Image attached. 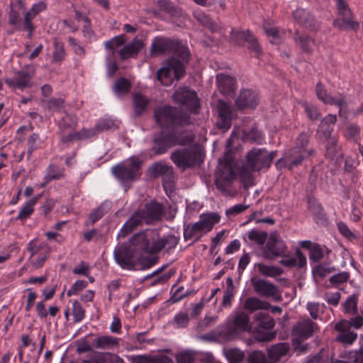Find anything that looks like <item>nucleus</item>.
I'll return each instance as SVG.
<instances>
[{
  "label": "nucleus",
  "mask_w": 363,
  "mask_h": 363,
  "mask_svg": "<svg viewBox=\"0 0 363 363\" xmlns=\"http://www.w3.org/2000/svg\"><path fill=\"white\" fill-rule=\"evenodd\" d=\"M194 135L191 132L176 133L175 131H162L155 135L154 145L152 151L154 155H159L165 153L167 150L176 145H187L194 143Z\"/></svg>",
  "instance_id": "f257e3e1"
},
{
  "label": "nucleus",
  "mask_w": 363,
  "mask_h": 363,
  "mask_svg": "<svg viewBox=\"0 0 363 363\" xmlns=\"http://www.w3.org/2000/svg\"><path fill=\"white\" fill-rule=\"evenodd\" d=\"M154 116L157 123L163 128L185 127L192 123L188 114L167 105L156 108Z\"/></svg>",
  "instance_id": "f03ea898"
},
{
  "label": "nucleus",
  "mask_w": 363,
  "mask_h": 363,
  "mask_svg": "<svg viewBox=\"0 0 363 363\" xmlns=\"http://www.w3.org/2000/svg\"><path fill=\"white\" fill-rule=\"evenodd\" d=\"M141 166L140 159L131 157L112 167L111 172L123 185H125L140 177Z\"/></svg>",
  "instance_id": "7ed1b4c3"
},
{
  "label": "nucleus",
  "mask_w": 363,
  "mask_h": 363,
  "mask_svg": "<svg viewBox=\"0 0 363 363\" xmlns=\"http://www.w3.org/2000/svg\"><path fill=\"white\" fill-rule=\"evenodd\" d=\"M276 156V151L268 153L264 148H253L246 155L245 167L250 172L259 171L264 167L269 168Z\"/></svg>",
  "instance_id": "20e7f679"
},
{
  "label": "nucleus",
  "mask_w": 363,
  "mask_h": 363,
  "mask_svg": "<svg viewBox=\"0 0 363 363\" xmlns=\"http://www.w3.org/2000/svg\"><path fill=\"white\" fill-rule=\"evenodd\" d=\"M36 72L34 65H26L21 69L15 70L12 78L5 79V83L13 89L23 90L33 86L32 79Z\"/></svg>",
  "instance_id": "39448f33"
},
{
  "label": "nucleus",
  "mask_w": 363,
  "mask_h": 363,
  "mask_svg": "<svg viewBox=\"0 0 363 363\" xmlns=\"http://www.w3.org/2000/svg\"><path fill=\"white\" fill-rule=\"evenodd\" d=\"M201 157V154L197 145L176 150L170 156L174 164L182 170L194 167Z\"/></svg>",
  "instance_id": "423d86ee"
},
{
  "label": "nucleus",
  "mask_w": 363,
  "mask_h": 363,
  "mask_svg": "<svg viewBox=\"0 0 363 363\" xmlns=\"http://www.w3.org/2000/svg\"><path fill=\"white\" fill-rule=\"evenodd\" d=\"M185 69L184 63L176 58H171L167 65L157 72V79L164 86L172 84L174 77L177 80L184 77Z\"/></svg>",
  "instance_id": "0eeeda50"
},
{
  "label": "nucleus",
  "mask_w": 363,
  "mask_h": 363,
  "mask_svg": "<svg viewBox=\"0 0 363 363\" xmlns=\"http://www.w3.org/2000/svg\"><path fill=\"white\" fill-rule=\"evenodd\" d=\"M286 250L287 246L280 235L277 231H273L269 234L262 255L265 259L273 260L279 257H284Z\"/></svg>",
  "instance_id": "6e6552de"
},
{
  "label": "nucleus",
  "mask_w": 363,
  "mask_h": 363,
  "mask_svg": "<svg viewBox=\"0 0 363 363\" xmlns=\"http://www.w3.org/2000/svg\"><path fill=\"white\" fill-rule=\"evenodd\" d=\"M314 150H301L297 148H291L285 153L284 157L280 158L276 163L278 168L286 167L289 169H292L295 167L301 164L303 160L310 156L314 155Z\"/></svg>",
  "instance_id": "1a4fd4ad"
},
{
  "label": "nucleus",
  "mask_w": 363,
  "mask_h": 363,
  "mask_svg": "<svg viewBox=\"0 0 363 363\" xmlns=\"http://www.w3.org/2000/svg\"><path fill=\"white\" fill-rule=\"evenodd\" d=\"M255 292L263 297L272 298L276 301H281L282 296L279 287L273 283L260 278L252 277L250 279Z\"/></svg>",
  "instance_id": "9d476101"
},
{
  "label": "nucleus",
  "mask_w": 363,
  "mask_h": 363,
  "mask_svg": "<svg viewBox=\"0 0 363 363\" xmlns=\"http://www.w3.org/2000/svg\"><path fill=\"white\" fill-rule=\"evenodd\" d=\"M251 328L249 315L245 312H235L228 321L226 334L229 337H235L241 333L250 331Z\"/></svg>",
  "instance_id": "9b49d317"
},
{
  "label": "nucleus",
  "mask_w": 363,
  "mask_h": 363,
  "mask_svg": "<svg viewBox=\"0 0 363 363\" xmlns=\"http://www.w3.org/2000/svg\"><path fill=\"white\" fill-rule=\"evenodd\" d=\"M114 259L123 268L128 270L133 269L139 256V252L132 246L121 245L114 250Z\"/></svg>",
  "instance_id": "f8f14e48"
},
{
  "label": "nucleus",
  "mask_w": 363,
  "mask_h": 363,
  "mask_svg": "<svg viewBox=\"0 0 363 363\" xmlns=\"http://www.w3.org/2000/svg\"><path fill=\"white\" fill-rule=\"evenodd\" d=\"M173 99L176 103L184 105L191 112H199L200 104L196 91L186 87H180L175 91Z\"/></svg>",
  "instance_id": "ddd939ff"
},
{
  "label": "nucleus",
  "mask_w": 363,
  "mask_h": 363,
  "mask_svg": "<svg viewBox=\"0 0 363 363\" xmlns=\"http://www.w3.org/2000/svg\"><path fill=\"white\" fill-rule=\"evenodd\" d=\"M334 329L337 333L335 341L344 346L352 345L357 339V333L349 328L346 319H341L337 322Z\"/></svg>",
  "instance_id": "4468645a"
},
{
  "label": "nucleus",
  "mask_w": 363,
  "mask_h": 363,
  "mask_svg": "<svg viewBox=\"0 0 363 363\" xmlns=\"http://www.w3.org/2000/svg\"><path fill=\"white\" fill-rule=\"evenodd\" d=\"M235 173L233 169L226 167L224 169H218L216 176V185L217 189L224 195L228 196L231 194L229 186L234 179Z\"/></svg>",
  "instance_id": "2eb2a0df"
},
{
  "label": "nucleus",
  "mask_w": 363,
  "mask_h": 363,
  "mask_svg": "<svg viewBox=\"0 0 363 363\" xmlns=\"http://www.w3.org/2000/svg\"><path fill=\"white\" fill-rule=\"evenodd\" d=\"M319 328L317 323L309 318L298 322L294 327L293 335L301 340L311 337Z\"/></svg>",
  "instance_id": "dca6fc26"
},
{
  "label": "nucleus",
  "mask_w": 363,
  "mask_h": 363,
  "mask_svg": "<svg viewBox=\"0 0 363 363\" xmlns=\"http://www.w3.org/2000/svg\"><path fill=\"white\" fill-rule=\"evenodd\" d=\"M146 223L150 224L161 219L164 208L162 206L155 201L145 204L143 208L139 210Z\"/></svg>",
  "instance_id": "f3484780"
},
{
  "label": "nucleus",
  "mask_w": 363,
  "mask_h": 363,
  "mask_svg": "<svg viewBox=\"0 0 363 363\" xmlns=\"http://www.w3.org/2000/svg\"><path fill=\"white\" fill-rule=\"evenodd\" d=\"M259 103L258 94L252 89H242L235 101L238 109L254 108Z\"/></svg>",
  "instance_id": "a211bd4d"
},
{
  "label": "nucleus",
  "mask_w": 363,
  "mask_h": 363,
  "mask_svg": "<svg viewBox=\"0 0 363 363\" xmlns=\"http://www.w3.org/2000/svg\"><path fill=\"white\" fill-rule=\"evenodd\" d=\"M46 8L45 2L41 1L34 4L29 11L24 13V29H26L28 32L27 36L28 38L30 39L33 37V31L35 30L33 20L38 14L45 11Z\"/></svg>",
  "instance_id": "6ab92c4d"
},
{
  "label": "nucleus",
  "mask_w": 363,
  "mask_h": 363,
  "mask_svg": "<svg viewBox=\"0 0 363 363\" xmlns=\"http://www.w3.org/2000/svg\"><path fill=\"white\" fill-rule=\"evenodd\" d=\"M155 232L153 230H146L133 236L130 240V246L138 250L147 252H153V242L150 244L149 238H152Z\"/></svg>",
  "instance_id": "aec40b11"
},
{
  "label": "nucleus",
  "mask_w": 363,
  "mask_h": 363,
  "mask_svg": "<svg viewBox=\"0 0 363 363\" xmlns=\"http://www.w3.org/2000/svg\"><path fill=\"white\" fill-rule=\"evenodd\" d=\"M315 92L318 99L324 104L335 105L340 107V113L342 111V108L346 104L345 97L344 95L339 94L337 96H330L320 82H318L316 84Z\"/></svg>",
  "instance_id": "412c9836"
},
{
  "label": "nucleus",
  "mask_w": 363,
  "mask_h": 363,
  "mask_svg": "<svg viewBox=\"0 0 363 363\" xmlns=\"http://www.w3.org/2000/svg\"><path fill=\"white\" fill-rule=\"evenodd\" d=\"M177 48V44L170 39L156 38L152 40L150 54L152 55H159L168 53L174 50Z\"/></svg>",
  "instance_id": "4be33fe9"
},
{
  "label": "nucleus",
  "mask_w": 363,
  "mask_h": 363,
  "mask_svg": "<svg viewBox=\"0 0 363 363\" xmlns=\"http://www.w3.org/2000/svg\"><path fill=\"white\" fill-rule=\"evenodd\" d=\"M218 126L220 129H228L231 125L233 111L231 107L225 102L219 101L218 104Z\"/></svg>",
  "instance_id": "5701e85b"
},
{
  "label": "nucleus",
  "mask_w": 363,
  "mask_h": 363,
  "mask_svg": "<svg viewBox=\"0 0 363 363\" xmlns=\"http://www.w3.org/2000/svg\"><path fill=\"white\" fill-rule=\"evenodd\" d=\"M295 21L303 27L315 29L318 27V22L315 18L306 9L298 8L293 13Z\"/></svg>",
  "instance_id": "b1692460"
},
{
  "label": "nucleus",
  "mask_w": 363,
  "mask_h": 363,
  "mask_svg": "<svg viewBox=\"0 0 363 363\" xmlns=\"http://www.w3.org/2000/svg\"><path fill=\"white\" fill-rule=\"evenodd\" d=\"M218 88L220 92L223 95H230L235 89L236 81L234 77L219 74L216 76Z\"/></svg>",
  "instance_id": "393cba45"
},
{
  "label": "nucleus",
  "mask_w": 363,
  "mask_h": 363,
  "mask_svg": "<svg viewBox=\"0 0 363 363\" xmlns=\"http://www.w3.org/2000/svg\"><path fill=\"white\" fill-rule=\"evenodd\" d=\"M144 218L141 215L140 211H136L131 217L124 223L123 228L118 233V238H125L128 234L131 233L135 228L140 225Z\"/></svg>",
  "instance_id": "a878e982"
},
{
  "label": "nucleus",
  "mask_w": 363,
  "mask_h": 363,
  "mask_svg": "<svg viewBox=\"0 0 363 363\" xmlns=\"http://www.w3.org/2000/svg\"><path fill=\"white\" fill-rule=\"evenodd\" d=\"M128 358L131 363H173L172 360L165 355L139 354L131 355Z\"/></svg>",
  "instance_id": "bb28decb"
},
{
  "label": "nucleus",
  "mask_w": 363,
  "mask_h": 363,
  "mask_svg": "<svg viewBox=\"0 0 363 363\" xmlns=\"http://www.w3.org/2000/svg\"><path fill=\"white\" fill-rule=\"evenodd\" d=\"M333 25L340 30L357 31L359 28V24L357 21L354 20L352 13L339 16L338 18L334 20Z\"/></svg>",
  "instance_id": "cd10ccee"
},
{
  "label": "nucleus",
  "mask_w": 363,
  "mask_h": 363,
  "mask_svg": "<svg viewBox=\"0 0 363 363\" xmlns=\"http://www.w3.org/2000/svg\"><path fill=\"white\" fill-rule=\"evenodd\" d=\"M120 339L111 335H101L93 340L92 346L100 350H112L119 346Z\"/></svg>",
  "instance_id": "c85d7f7f"
},
{
  "label": "nucleus",
  "mask_w": 363,
  "mask_h": 363,
  "mask_svg": "<svg viewBox=\"0 0 363 363\" xmlns=\"http://www.w3.org/2000/svg\"><path fill=\"white\" fill-rule=\"evenodd\" d=\"M242 307L245 311L252 313L256 311L269 309L270 303L267 301H263L257 297L252 296L245 300Z\"/></svg>",
  "instance_id": "c756f323"
},
{
  "label": "nucleus",
  "mask_w": 363,
  "mask_h": 363,
  "mask_svg": "<svg viewBox=\"0 0 363 363\" xmlns=\"http://www.w3.org/2000/svg\"><path fill=\"white\" fill-rule=\"evenodd\" d=\"M294 42L301 50L306 53H311L315 45V40L308 35L301 34L298 31L295 33Z\"/></svg>",
  "instance_id": "7c9ffc66"
},
{
  "label": "nucleus",
  "mask_w": 363,
  "mask_h": 363,
  "mask_svg": "<svg viewBox=\"0 0 363 363\" xmlns=\"http://www.w3.org/2000/svg\"><path fill=\"white\" fill-rule=\"evenodd\" d=\"M40 195L34 196L27 201L21 208L16 220L25 221L27 220L34 212V206L37 203Z\"/></svg>",
  "instance_id": "2f4dec72"
},
{
  "label": "nucleus",
  "mask_w": 363,
  "mask_h": 363,
  "mask_svg": "<svg viewBox=\"0 0 363 363\" xmlns=\"http://www.w3.org/2000/svg\"><path fill=\"white\" fill-rule=\"evenodd\" d=\"M207 228L202 223L201 220L199 219V221L194 224H189L184 230V237L185 240H189L192 238L196 235H199L196 238V240H199V237L205 233H207Z\"/></svg>",
  "instance_id": "473e14b6"
},
{
  "label": "nucleus",
  "mask_w": 363,
  "mask_h": 363,
  "mask_svg": "<svg viewBox=\"0 0 363 363\" xmlns=\"http://www.w3.org/2000/svg\"><path fill=\"white\" fill-rule=\"evenodd\" d=\"M178 238L173 235L158 239L153 242V252H160L164 247H167L168 250L173 249L178 244Z\"/></svg>",
  "instance_id": "72a5a7b5"
},
{
  "label": "nucleus",
  "mask_w": 363,
  "mask_h": 363,
  "mask_svg": "<svg viewBox=\"0 0 363 363\" xmlns=\"http://www.w3.org/2000/svg\"><path fill=\"white\" fill-rule=\"evenodd\" d=\"M143 44L141 40H135L121 49L118 54L123 60L133 57L138 54L143 48Z\"/></svg>",
  "instance_id": "f704fd0d"
},
{
  "label": "nucleus",
  "mask_w": 363,
  "mask_h": 363,
  "mask_svg": "<svg viewBox=\"0 0 363 363\" xmlns=\"http://www.w3.org/2000/svg\"><path fill=\"white\" fill-rule=\"evenodd\" d=\"M289 348L287 343L281 342L274 345L268 349L269 358L272 362L275 363L286 354Z\"/></svg>",
  "instance_id": "c9c22d12"
},
{
  "label": "nucleus",
  "mask_w": 363,
  "mask_h": 363,
  "mask_svg": "<svg viewBox=\"0 0 363 363\" xmlns=\"http://www.w3.org/2000/svg\"><path fill=\"white\" fill-rule=\"evenodd\" d=\"M295 255L296 257L281 259L279 263L286 267L298 266V268H302L305 267L306 265V257L299 249L295 251Z\"/></svg>",
  "instance_id": "e433bc0d"
},
{
  "label": "nucleus",
  "mask_w": 363,
  "mask_h": 363,
  "mask_svg": "<svg viewBox=\"0 0 363 363\" xmlns=\"http://www.w3.org/2000/svg\"><path fill=\"white\" fill-rule=\"evenodd\" d=\"M259 273L264 277H276L283 274V269L277 266L267 265L262 263L255 264Z\"/></svg>",
  "instance_id": "4c0bfd02"
},
{
  "label": "nucleus",
  "mask_w": 363,
  "mask_h": 363,
  "mask_svg": "<svg viewBox=\"0 0 363 363\" xmlns=\"http://www.w3.org/2000/svg\"><path fill=\"white\" fill-rule=\"evenodd\" d=\"M239 37L244 39L249 43L248 48L252 50L256 56H259L262 53V48L257 43V38L248 30L239 33Z\"/></svg>",
  "instance_id": "58836bf2"
},
{
  "label": "nucleus",
  "mask_w": 363,
  "mask_h": 363,
  "mask_svg": "<svg viewBox=\"0 0 363 363\" xmlns=\"http://www.w3.org/2000/svg\"><path fill=\"white\" fill-rule=\"evenodd\" d=\"M21 18L20 16L19 10L16 9V6L11 4V11L9 13V23L14 27L18 31H26L24 29V20L23 24L21 23Z\"/></svg>",
  "instance_id": "ea45409f"
},
{
  "label": "nucleus",
  "mask_w": 363,
  "mask_h": 363,
  "mask_svg": "<svg viewBox=\"0 0 363 363\" xmlns=\"http://www.w3.org/2000/svg\"><path fill=\"white\" fill-rule=\"evenodd\" d=\"M149 104V99L141 93H136L133 96V107L135 113L140 116L145 112Z\"/></svg>",
  "instance_id": "a19ab883"
},
{
  "label": "nucleus",
  "mask_w": 363,
  "mask_h": 363,
  "mask_svg": "<svg viewBox=\"0 0 363 363\" xmlns=\"http://www.w3.org/2000/svg\"><path fill=\"white\" fill-rule=\"evenodd\" d=\"M255 320L257 323V328H260L267 330H270L274 328L275 322L274 319L268 314L264 313H259L255 315Z\"/></svg>",
  "instance_id": "79ce46f5"
},
{
  "label": "nucleus",
  "mask_w": 363,
  "mask_h": 363,
  "mask_svg": "<svg viewBox=\"0 0 363 363\" xmlns=\"http://www.w3.org/2000/svg\"><path fill=\"white\" fill-rule=\"evenodd\" d=\"M358 296L357 294L349 296L342 304L343 311L347 315H355L358 311Z\"/></svg>",
  "instance_id": "37998d69"
},
{
  "label": "nucleus",
  "mask_w": 363,
  "mask_h": 363,
  "mask_svg": "<svg viewBox=\"0 0 363 363\" xmlns=\"http://www.w3.org/2000/svg\"><path fill=\"white\" fill-rule=\"evenodd\" d=\"M223 354L229 363H240L245 358L244 352L236 347L224 349Z\"/></svg>",
  "instance_id": "c03bdc74"
},
{
  "label": "nucleus",
  "mask_w": 363,
  "mask_h": 363,
  "mask_svg": "<svg viewBox=\"0 0 363 363\" xmlns=\"http://www.w3.org/2000/svg\"><path fill=\"white\" fill-rule=\"evenodd\" d=\"M171 167V165H168L161 162H155L150 167L149 172L152 177H162L166 173H169Z\"/></svg>",
  "instance_id": "a18cd8bd"
},
{
  "label": "nucleus",
  "mask_w": 363,
  "mask_h": 363,
  "mask_svg": "<svg viewBox=\"0 0 363 363\" xmlns=\"http://www.w3.org/2000/svg\"><path fill=\"white\" fill-rule=\"evenodd\" d=\"M335 271L336 269L334 267H332L329 263L324 262L315 266L312 272L315 277L324 278Z\"/></svg>",
  "instance_id": "49530a36"
},
{
  "label": "nucleus",
  "mask_w": 363,
  "mask_h": 363,
  "mask_svg": "<svg viewBox=\"0 0 363 363\" xmlns=\"http://www.w3.org/2000/svg\"><path fill=\"white\" fill-rule=\"evenodd\" d=\"M247 238L251 242L258 245H262L266 242L268 234L265 231H260L253 228L248 232Z\"/></svg>",
  "instance_id": "de8ad7c7"
},
{
  "label": "nucleus",
  "mask_w": 363,
  "mask_h": 363,
  "mask_svg": "<svg viewBox=\"0 0 363 363\" xmlns=\"http://www.w3.org/2000/svg\"><path fill=\"white\" fill-rule=\"evenodd\" d=\"M199 219L207 228V231H211L213 225L220 220V216L216 213H203Z\"/></svg>",
  "instance_id": "09e8293b"
},
{
  "label": "nucleus",
  "mask_w": 363,
  "mask_h": 363,
  "mask_svg": "<svg viewBox=\"0 0 363 363\" xmlns=\"http://www.w3.org/2000/svg\"><path fill=\"white\" fill-rule=\"evenodd\" d=\"M194 18L203 26L215 30L216 26L214 24L211 18L201 10H196L194 12Z\"/></svg>",
  "instance_id": "8fccbe9b"
},
{
  "label": "nucleus",
  "mask_w": 363,
  "mask_h": 363,
  "mask_svg": "<svg viewBox=\"0 0 363 363\" xmlns=\"http://www.w3.org/2000/svg\"><path fill=\"white\" fill-rule=\"evenodd\" d=\"M264 330L257 327L255 328L253 334L256 340L260 342H269L275 337V332L264 331Z\"/></svg>",
  "instance_id": "3c124183"
},
{
  "label": "nucleus",
  "mask_w": 363,
  "mask_h": 363,
  "mask_svg": "<svg viewBox=\"0 0 363 363\" xmlns=\"http://www.w3.org/2000/svg\"><path fill=\"white\" fill-rule=\"evenodd\" d=\"M131 84L130 82L125 78H120L118 79L114 84L113 91L118 95H122L127 94L130 89Z\"/></svg>",
  "instance_id": "603ef678"
},
{
  "label": "nucleus",
  "mask_w": 363,
  "mask_h": 363,
  "mask_svg": "<svg viewBox=\"0 0 363 363\" xmlns=\"http://www.w3.org/2000/svg\"><path fill=\"white\" fill-rule=\"evenodd\" d=\"M98 133L104 130H113L118 128L116 121L110 118H103L95 125Z\"/></svg>",
  "instance_id": "864d4df0"
},
{
  "label": "nucleus",
  "mask_w": 363,
  "mask_h": 363,
  "mask_svg": "<svg viewBox=\"0 0 363 363\" xmlns=\"http://www.w3.org/2000/svg\"><path fill=\"white\" fill-rule=\"evenodd\" d=\"M325 308V306L324 303L320 306L318 302H308L306 305V309L313 320L319 318L320 312L321 311V313H323V309Z\"/></svg>",
  "instance_id": "5fc2aeb1"
},
{
  "label": "nucleus",
  "mask_w": 363,
  "mask_h": 363,
  "mask_svg": "<svg viewBox=\"0 0 363 363\" xmlns=\"http://www.w3.org/2000/svg\"><path fill=\"white\" fill-rule=\"evenodd\" d=\"M301 105L310 120L315 121L320 118V113L315 106L306 101L302 102Z\"/></svg>",
  "instance_id": "6e6d98bb"
},
{
  "label": "nucleus",
  "mask_w": 363,
  "mask_h": 363,
  "mask_svg": "<svg viewBox=\"0 0 363 363\" xmlns=\"http://www.w3.org/2000/svg\"><path fill=\"white\" fill-rule=\"evenodd\" d=\"M77 126V121L74 116H66L62 118L60 123V128L63 133L73 130Z\"/></svg>",
  "instance_id": "4d7b16f0"
},
{
  "label": "nucleus",
  "mask_w": 363,
  "mask_h": 363,
  "mask_svg": "<svg viewBox=\"0 0 363 363\" xmlns=\"http://www.w3.org/2000/svg\"><path fill=\"white\" fill-rule=\"evenodd\" d=\"M72 315L75 323L81 322L85 316V311L82 304L77 300L72 303Z\"/></svg>",
  "instance_id": "13d9d810"
},
{
  "label": "nucleus",
  "mask_w": 363,
  "mask_h": 363,
  "mask_svg": "<svg viewBox=\"0 0 363 363\" xmlns=\"http://www.w3.org/2000/svg\"><path fill=\"white\" fill-rule=\"evenodd\" d=\"M264 30L267 35L270 38L272 43L278 44L281 41V35L277 27H268L264 26Z\"/></svg>",
  "instance_id": "bf43d9fd"
},
{
  "label": "nucleus",
  "mask_w": 363,
  "mask_h": 363,
  "mask_svg": "<svg viewBox=\"0 0 363 363\" xmlns=\"http://www.w3.org/2000/svg\"><path fill=\"white\" fill-rule=\"evenodd\" d=\"M28 250L30 252V257H33L41 250H43L45 253L47 254H49L50 252V248L45 243L41 242L40 244H36L33 241L29 242Z\"/></svg>",
  "instance_id": "052dcab7"
},
{
  "label": "nucleus",
  "mask_w": 363,
  "mask_h": 363,
  "mask_svg": "<svg viewBox=\"0 0 363 363\" xmlns=\"http://www.w3.org/2000/svg\"><path fill=\"white\" fill-rule=\"evenodd\" d=\"M125 35H120L116 36L104 43L105 48L113 51L116 48L124 44Z\"/></svg>",
  "instance_id": "680f3d73"
},
{
  "label": "nucleus",
  "mask_w": 363,
  "mask_h": 363,
  "mask_svg": "<svg viewBox=\"0 0 363 363\" xmlns=\"http://www.w3.org/2000/svg\"><path fill=\"white\" fill-rule=\"evenodd\" d=\"M65 51L62 43L55 41L54 43V51L52 53L53 61L55 62H61L64 60Z\"/></svg>",
  "instance_id": "e2e57ef3"
},
{
  "label": "nucleus",
  "mask_w": 363,
  "mask_h": 363,
  "mask_svg": "<svg viewBox=\"0 0 363 363\" xmlns=\"http://www.w3.org/2000/svg\"><path fill=\"white\" fill-rule=\"evenodd\" d=\"M233 162V152H232V150H228V151L225 152L223 158H220L218 160V169H225L226 167H230V169H233V167H232Z\"/></svg>",
  "instance_id": "0e129e2a"
},
{
  "label": "nucleus",
  "mask_w": 363,
  "mask_h": 363,
  "mask_svg": "<svg viewBox=\"0 0 363 363\" xmlns=\"http://www.w3.org/2000/svg\"><path fill=\"white\" fill-rule=\"evenodd\" d=\"M350 278V274L347 272H341L330 277L329 281L330 284L335 286L344 284Z\"/></svg>",
  "instance_id": "69168bd1"
},
{
  "label": "nucleus",
  "mask_w": 363,
  "mask_h": 363,
  "mask_svg": "<svg viewBox=\"0 0 363 363\" xmlns=\"http://www.w3.org/2000/svg\"><path fill=\"white\" fill-rule=\"evenodd\" d=\"M323 257V250L321 247L318 244H314L310 248L309 259L310 260L318 262Z\"/></svg>",
  "instance_id": "338daca9"
},
{
  "label": "nucleus",
  "mask_w": 363,
  "mask_h": 363,
  "mask_svg": "<svg viewBox=\"0 0 363 363\" xmlns=\"http://www.w3.org/2000/svg\"><path fill=\"white\" fill-rule=\"evenodd\" d=\"M175 181V176L172 166L170 167L169 173H166L162 177V186L167 191V189L172 190L174 188Z\"/></svg>",
  "instance_id": "774afa93"
}]
</instances>
